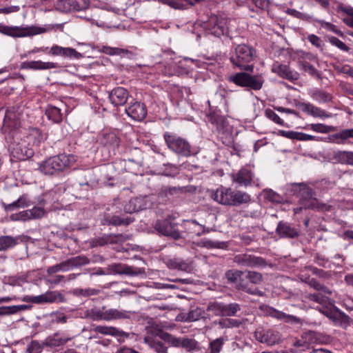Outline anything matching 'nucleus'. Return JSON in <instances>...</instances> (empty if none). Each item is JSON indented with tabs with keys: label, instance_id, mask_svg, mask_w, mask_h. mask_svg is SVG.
<instances>
[{
	"label": "nucleus",
	"instance_id": "obj_1",
	"mask_svg": "<svg viewBox=\"0 0 353 353\" xmlns=\"http://www.w3.org/2000/svg\"><path fill=\"white\" fill-rule=\"evenodd\" d=\"M75 161L73 155L60 154L50 157L43 161L39 170L46 175H54L69 168Z\"/></svg>",
	"mask_w": 353,
	"mask_h": 353
},
{
	"label": "nucleus",
	"instance_id": "obj_2",
	"mask_svg": "<svg viewBox=\"0 0 353 353\" xmlns=\"http://www.w3.org/2000/svg\"><path fill=\"white\" fill-rule=\"evenodd\" d=\"M256 57V51L250 46L241 44L236 46L234 53L230 57L232 63L241 70L252 72L254 68L250 64Z\"/></svg>",
	"mask_w": 353,
	"mask_h": 353
},
{
	"label": "nucleus",
	"instance_id": "obj_3",
	"mask_svg": "<svg viewBox=\"0 0 353 353\" xmlns=\"http://www.w3.org/2000/svg\"><path fill=\"white\" fill-rule=\"evenodd\" d=\"M52 29L51 26H8L5 25L0 26V32L3 34L12 37H25L37 35L45 33Z\"/></svg>",
	"mask_w": 353,
	"mask_h": 353
},
{
	"label": "nucleus",
	"instance_id": "obj_4",
	"mask_svg": "<svg viewBox=\"0 0 353 353\" xmlns=\"http://www.w3.org/2000/svg\"><path fill=\"white\" fill-rule=\"evenodd\" d=\"M228 81L241 87L250 88L254 90H260L263 83L261 75H250L245 72H238L228 77Z\"/></svg>",
	"mask_w": 353,
	"mask_h": 353
},
{
	"label": "nucleus",
	"instance_id": "obj_5",
	"mask_svg": "<svg viewBox=\"0 0 353 353\" xmlns=\"http://www.w3.org/2000/svg\"><path fill=\"white\" fill-rule=\"evenodd\" d=\"M164 139L168 148L174 153L185 157L192 154L191 145L185 139L169 133L164 134Z\"/></svg>",
	"mask_w": 353,
	"mask_h": 353
},
{
	"label": "nucleus",
	"instance_id": "obj_6",
	"mask_svg": "<svg viewBox=\"0 0 353 353\" xmlns=\"http://www.w3.org/2000/svg\"><path fill=\"white\" fill-rule=\"evenodd\" d=\"M317 310L331 320L334 325L344 329H347L352 323V320L347 314L335 306L318 307Z\"/></svg>",
	"mask_w": 353,
	"mask_h": 353
},
{
	"label": "nucleus",
	"instance_id": "obj_7",
	"mask_svg": "<svg viewBox=\"0 0 353 353\" xmlns=\"http://www.w3.org/2000/svg\"><path fill=\"white\" fill-rule=\"evenodd\" d=\"M226 19L222 16L212 15L203 23V28L208 34L219 37L224 34L227 27Z\"/></svg>",
	"mask_w": 353,
	"mask_h": 353
},
{
	"label": "nucleus",
	"instance_id": "obj_8",
	"mask_svg": "<svg viewBox=\"0 0 353 353\" xmlns=\"http://www.w3.org/2000/svg\"><path fill=\"white\" fill-rule=\"evenodd\" d=\"M292 190L294 191V193L300 194L301 196L303 199L302 205L299 208H294V212L295 214L299 213L303 208H312L314 209L316 208L314 205V201L312 199V190L307 187L305 184H292L290 185Z\"/></svg>",
	"mask_w": 353,
	"mask_h": 353
},
{
	"label": "nucleus",
	"instance_id": "obj_9",
	"mask_svg": "<svg viewBox=\"0 0 353 353\" xmlns=\"http://www.w3.org/2000/svg\"><path fill=\"white\" fill-rule=\"evenodd\" d=\"M232 182L236 183L239 187H247L253 183L256 186L261 185L259 179L254 178L251 169L248 168H242L236 173L231 174Z\"/></svg>",
	"mask_w": 353,
	"mask_h": 353
},
{
	"label": "nucleus",
	"instance_id": "obj_10",
	"mask_svg": "<svg viewBox=\"0 0 353 353\" xmlns=\"http://www.w3.org/2000/svg\"><path fill=\"white\" fill-rule=\"evenodd\" d=\"M89 0H57L56 9L63 12L79 11L86 9L89 6Z\"/></svg>",
	"mask_w": 353,
	"mask_h": 353
},
{
	"label": "nucleus",
	"instance_id": "obj_11",
	"mask_svg": "<svg viewBox=\"0 0 353 353\" xmlns=\"http://www.w3.org/2000/svg\"><path fill=\"white\" fill-rule=\"evenodd\" d=\"M152 201L149 196H138L130 199L124 206L128 213H133L151 207Z\"/></svg>",
	"mask_w": 353,
	"mask_h": 353
},
{
	"label": "nucleus",
	"instance_id": "obj_12",
	"mask_svg": "<svg viewBox=\"0 0 353 353\" xmlns=\"http://www.w3.org/2000/svg\"><path fill=\"white\" fill-rule=\"evenodd\" d=\"M256 339L267 345L272 346L281 341V335L279 332L268 330H256L254 332Z\"/></svg>",
	"mask_w": 353,
	"mask_h": 353
},
{
	"label": "nucleus",
	"instance_id": "obj_13",
	"mask_svg": "<svg viewBox=\"0 0 353 353\" xmlns=\"http://www.w3.org/2000/svg\"><path fill=\"white\" fill-rule=\"evenodd\" d=\"M199 61L190 58H184L175 62V67L172 71L168 72V75L187 74L193 69V65L199 67Z\"/></svg>",
	"mask_w": 353,
	"mask_h": 353
},
{
	"label": "nucleus",
	"instance_id": "obj_14",
	"mask_svg": "<svg viewBox=\"0 0 353 353\" xmlns=\"http://www.w3.org/2000/svg\"><path fill=\"white\" fill-rule=\"evenodd\" d=\"M160 334H148L143 338L144 343L156 353H168L167 347L160 340Z\"/></svg>",
	"mask_w": 353,
	"mask_h": 353
},
{
	"label": "nucleus",
	"instance_id": "obj_15",
	"mask_svg": "<svg viewBox=\"0 0 353 353\" xmlns=\"http://www.w3.org/2000/svg\"><path fill=\"white\" fill-rule=\"evenodd\" d=\"M271 70L280 77L291 81L299 79V75L296 72L291 70L288 65L280 64L279 62L274 63Z\"/></svg>",
	"mask_w": 353,
	"mask_h": 353
},
{
	"label": "nucleus",
	"instance_id": "obj_16",
	"mask_svg": "<svg viewBox=\"0 0 353 353\" xmlns=\"http://www.w3.org/2000/svg\"><path fill=\"white\" fill-rule=\"evenodd\" d=\"M154 228L159 233L163 235L171 236L174 239L180 237V233L175 228V225L167 220L157 222Z\"/></svg>",
	"mask_w": 353,
	"mask_h": 353
},
{
	"label": "nucleus",
	"instance_id": "obj_17",
	"mask_svg": "<svg viewBox=\"0 0 353 353\" xmlns=\"http://www.w3.org/2000/svg\"><path fill=\"white\" fill-rule=\"evenodd\" d=\"M232 190L231 188L221 186L213 192L212 197L220 204L230 205L232 201Z\"/></svg>",
	"mask_w": 353,
	"mask_h": 353
},
{
	"label": "nucleus",
	"instance_id": "obj_18",
	"mask_svg": "<svg viewBox=\"0 0 353 353\" xmlns=\"http://www.w3.org/2000/svg\"><path fill=\"white\" fill-rule=\"evenodd\" d=\"M25 143H26V140H24L21 143H16L15 141L11 143L10 149L11 150L12 155L14 158L19 160H24L32 154V150L25 145Z\"/></svg>",
	"mask_w": 353,
	"mask_h": 353
},
{
	"label": "nucleus",
	"instance_id": "obj_19",
	"mask_svg": "<svg viewBox=\"0 0 353 353\" xmlns=\"http://www.w3.org/2000/svg\"><path fill=\"white\" fill-rule=\"evenodd\" d=\"M126 113L134 121H142L147 115L146 107L143 103L135 102L126 109Z\"/></svg>",
	"mask_w": 353,
	"mask_h": 353
},
{
	"label": "nucleus",
	"instance_id": "obj_20",
	"mask_svg": "<svg viewBox=\"0 0 353 353\" xmlns=\"http://www.w3.org/2000/svg\"><path fill=\"white\" fill-rule=\"evenodd\" d=\"M129 97L126 89L122 87H117L113 89L110 94L109 99L115 106L123 105L125 103Z\"/></svg>",
	"mask_w": 353,
	"mask_h": 353
},
{
	"label": "nucleus",
	"instance_id": "obj_21",
	"mask_svg": "<svg viewBox=\"0 0 353 353\" xmlns=\"http://www.w3.org/2000/svg\"><path fill=\"white\" fill-rule=\"evenodd\" d=\"M92 330L104 335L116 337H128V334L112 326L97 325Z\"/></svg>",
	"mask_w": 353,
	"mask_h": 353
},
{
	"label": "nucleus",
	"instance_id": "obj_22",
	"mask_svg": "<svg viewBox=\"0 0 353 353\" xmlns=\"http://www.w3.org/2000/svg\"><path fill=\"white\" fill-rule=\"evenodd\" d=\"M22 68L32 70H50L57 68V64L53 62L41 61H26L22 63Z\"/></svg>",
	"mask_w": 353,
	"mask_h": 353
},
{
	"label": "nucleus",
	"instance_id": "obj_23",
	"mask_svg": "<svg viewBox=\"0 0 353 353\" xmlns=\"http://www.w3.org/2000/svg\"><path fill=\"white\" fill-rule=\"evenodd\" d=\"M302 111L314 117L321 119L329 118L330 114L326 113L323 110L314 106L311 103H303L300 105Z\"/></svg>",
	"mask_w": 353,
	"mask_h": 353
},
{
	"label": "nucleus",
	"instance_id": "obj_24",
	"mask_svg": "<svg viewBox=\"0 0 353 353\" xmlns=\"http://www.w3.org/2000/svg\"><path fill=\"white\" fill-rule=\"evenodd\" d=\"M50 53L55 56L77 58L79 53L72 48H63L57 45L53 46L50 49Z\"/></svg>",
	"mask_w": 353,
	"mask_h": 353
},
{
	"label": "nucleus",
	"instance_id": "obj_25",
	"mask_svg": "<svg viewBox=\"0 0 353 353\" xmlns=\"http://www.w3.org/2000/svg\"><path fill=\"white\" fill-rule=\"evenodd\" d=\"M105 321L118 319H126L130 317V312L117 309H105Z\"/></svg>",
	"mask_w": 353,
	"mask_h": 353
},
{
	"label": "nucleus",
	"instance_id": "obj_26",
	"mask_svg": "<svg viewBox=\"0 0 353 353\" xmlns=\"http://www.w3.org/2000/svg\"><path fill=\"white\" fill-rule=\"evenodd\" d=\"M241 264L250 268L265 267V261L261 258L251 255H243L241 257Z\"/></svg>",
	"mask_w": 353,
	"mask_h": 353
},
{
	"label": "nucleus",
	"instance_id": "obj_27",
	"mask_svg": "<svg viewBox=\"0 0 353 353\" xmlns=\"http://www.w3.org/2000/svg\"><path fill=\"white\" fill-rule=\"evenodd\" d=\"M167 265L170 269L178 270L186 272L192 270V265L190 262L185 261L179 259H170L167 262Z\"/></svg>",
	"mask_w": 353,
	"mask_h": 353
},
{
	"label": "nucleus",
	"instance_id": "obj_28",
	"mask_svg": "<svg viewBox=\"0 0 353 353\" xmlns=\"http://www.w3.org/2000/svg\"><path fill=\"white\" fill-rule=\"evenodd\" d=\"M26 139V142L28 145H38L45 140L46 136L39 130L32 128L29 130Z\"/></svg>",
	"mask_w": 353,
	"mask_h": 353
},
{
	"label": "nucleus",
	"instance_id": "obj_29",
	"mask_svg": "<svg viewBox=\"0 0 353 353\" xmlns=\"http://www.w3.org/2000/svg\"><path fill=\"white\" fill-rule=\"evenodd\" d=\"M276 232L281 237L294 238L298 235L296 230L283 222H280L278 224Z\"/></svg>",
	"mask_w": 353,
	"mask_h": 353
},
{
	"label": "nucleus",
	"instance_id": "obj_30",
	"mask_svg": "<svg viewBox=\"0 0 353 353\" xmlns=\"http://www.w3.org/2000/svg\"><path fill=\"white\" fill-rule=\"evenodd\" d=\"M163 4L167 5L175 10H185L188 6H192L194 3L191 0H158Z\"/></svg>",
	"mask_w": 353,
	"mask_h": 353
},
{
	"label": "nucleus",
	"instance_id": "obj_31",
	"mask_svg": "<svg viewBox=\"0 0 353 353\" xmlns=\"http://www.w3.org/2000/svg\"><path fill=\"white\" fill-rule=\"evenodd\" d=\"M232 200L230 205L237 206L248 203L251 201V196L246 192L232 190Z\"/></svg>",
	"mask_w": 353,
	"mask_h": 353
},
{
	"label": "nucleus",
	"instance_id": "obj_32",
	"mask_svg": "<svg viewBox=\"0 0 353 353\" xmlns=\"http://www.w3.org/2000/svg\"><path fill=\"white\" fill-rule=\"evenodd\" d=\"M333 159L339 163L353 165V152H335L333 154Z\"/></svg>",
	"mask_w": 353,
	"mask_h": 353
},
{
	"label": "nucleus",
	"instance_id": "obj_33",
	"mask_svg": "<svg viewBox=\"0 0 353 353\" xmlns=\"http://www.w3.org/2000/svg\"><path fill=\"white\" fill-rule=\"evenodd\" d=\"M19 119V115L16 114L13 110H8L5 116L4 126L17 128L20 125V123L18 122Z\"/></svg>",
	"mask_w": 353,
	"mask_h": 353
},
{
	"label": "nucleus",
	"instance_id": "obj_34",
	"mask_svg": "<svg viewBox=\"0 0 353 353\" xmlns=\"http://www.w3.org/2000/svg\"><path fill=\"white\" fill-rule=\"evenodd\" d=\"M71 339L70 337H65L56 334L52 336H49L46 339L45 344L47 346L58 347L64 345Z\"/></svg>",
	"mask_w": 353,
	"mask_h": 353
},
{
	"label": "nucleus",
	"instance_id": "obj_35",
	"mask_svg": "<svg viewBox=\"0 0 353 353\" xmlns=\"http://www.w3.org/2000/svg\"><path fill=\"white\" fill-rule=\"evenodd\" d=\"M194 244L201 248H223L225 247L224 242L213 241L208 239H202Z\"/></svg>",
	"mask_w": 353,
	"mask_h": 353
},
{
	"label": "nucleus",
	"instance_id": "obj_36",
	"mask_svg": "<svg viewBox=\"0 0 353 353\" xmlns=\"http://www.w3.org/2000/svg\"><path fill=\"white\" fill-rule=\"evenodd\" d=\"M46 114L49 120L54 123H59L62 120V114L59 108L54 106H48Z\"/></svg>",
	"mask_w": 353,
	"mask_h": 353
},
{
	"label": "nucleus",
	"instance_id": "obj_37",
	"mask_svg": "<svg viewBox=\"0 0 353 353\" xmlns=\"http://www.w3.org/2000/svg\"><path fill=\"white\" fill-rule=\"evenodd\" d=\"M270 315L275 319L283 321L287 323L296 322L298 320L297 318L294 316L287 314L275 309H270Z\"/></svg>",
	"mask_w": 353,
	"mask_h": 353
},
{
	"label": "nucleus",
	"instance_id": "obj_38",
	"mask_svg": "<svg viewBox=\"0 0 353 353\" xmlns=\"http://www.w3.org/2000/svg\"><path fill=\"white\" fill-rule=\"evenodd\" d=\"M31 204L30 201L26 195H23L19 197L17 201L8 205L6 207V210H13L18 208H26L30 206Z\"/></svg>",
	"mask_w": 353,
	"mask_h": 353
},
{
	"label": "nucleus",
	"instance_id": "obj_39",
	"mask_svg": "<svg viewBox=\"0 0 353 353\" xmlns=\"http://www.w3.org/2000/svg\"><path fill=\"white\" fill-rule=\"evenodd\" d=\"M131 222H132V220L130 218L122 219L117 216H113L111 217L110 216H105L102 220L103 224H107V225L112 224L114 225H121V224L128 225Z\"/></svg>",
	"mask_w": 353,
	"mask_h": 353
},
{
	"label": "nucleus",
	"instance_id": "obj_40",
	"mask_svg": "<svg viewBox=\"0 0 353 353\" xmlns=\"http://www.w3.org/2000/svg\"><path fill=\"white\" fill-rule=\"evenodd\" d=\"M46 303H62L65 298L62 294L57 291H48L44 293Z\"/></svg>",
	"mask_w": 353,
	"mask_h": 353
},
{
	"label": "nucleus",
	"instance_id": "obj_41",
	"mask_svg": "<svg viewBox=\"0 0 353 353\" xmlns=\"http://www.w3.org/2000/svg\"><path fill=\"white\" fill-rule=\"evenodd\" d=\"M17 244V239L11 236H0V251L13 248Z\"/></svg>",
	"mask_w": 353,
	"mask_h": 353
},
{
	"label": "nucleus",
	"instance_id": "obj_42",
	"mask_svg": "<svg viewBox=\"0 0 353 353\" xmlns=\"http://www.w3.org/2000/svg\"><path fill=\"white\" fill-rule=\"evenodd\" d=\"M306 298L309 301L318 303L322 305H331V307L333 306L332 304H331L330 299L328 297L322 295L321 293L310 294L306 296Z\"/></svg>",
	"mask_w": 353,
	"mask_h": 353
},
{
	"label": "nucleus",
	"instance_id": "obj_43",
	"mask_svg": "<svg viewBox=\"0 0 353 353\" xmlns=\"http://www.w3.org/2000/svg\"><path fill=\"white\" fill-rule=\"evenodd\" d=\"M263 195L266 200L274 203H280L283 201V197L272 190H264Z\"/></svg>",
	"mask_w": 353,
	"mask_h": 353
},
{
	"label": "nucleus",
	"instance_id": "obj_44",
	"mask_svg": "<svg viewBox=\"0 0 353 353\" xmlns=\"http://www.w3.org/2000/svg\"><path fill=\"white\" fill-rule=\"evenodd\" d=\"M160 338L172 347H181L182 339L174 337L168 333H161Z\"/></svg>",
	"mask_w": 353,
	"mask_h": 353
},
{
	"label": "nucleus",
	"instance_id": "obj_45",
	"mask_svg": "<svg viewBox=\"0 0 353 353\" xmlns=\"http://www.w3.org/2000/svg\"><path fill=\"white\" fill-rule=\"evenodd\" d=\"M181 347L185 348L188 352H195L200 350L199 343L194 339H182Z\"/></svg>",
	"mask_w": 353,
	"mask_h": 353
},
{
	"label": "nucleus",
	"instance_id": "obj_46",
	"mask_svg": "<svg viewBox=\"0 0 353 353\" xmlns=\"http://www.w3.org/2000/svg\"><path fill=\"white\" fill-rule=\"evenodd\" d=\"M312 97L314 100L320 103L329 102L332 99V97L328 93L322 90H314Z\"/></svg>",
	"mask_w": 353,
	"mask_h": 353
},
{
	"label": "nucleus",
	"instance_id": "obj_47",
	"mask_svg": "<svg viewBox=\"0 0 353 353\" xmlns=\"http://www.w3.org/2000/svg\"><path fill=\"white\" fill-rule=\"evenodd\" d=\"M334 137L340 141H336L337 143H343L349 138H353V129H346L341 130L334 135Z\"/></svg>",
	"mask_w": 353,
	"mask_h": 353
},
{
	"label": "nucleus",
	"instance_id": "obj_48",
	"mask_svg": "<svg viewBox=\"0 0 353 353\" xmlns=\"http://www.w3.org/2000/svg\"><path fill=\"white\" fill-rule=\"evenodd\" d=\"M225 343L223 338L220 337L214 339L210 343V350L211 353H219Z\"/></svg>",
	"mask_w": 353,
	"mask_h": 353
},
{
	"label": "nucleus",
	"instance_id": "obj_49",
	"mask_svg": "<svg viewBox=\"0 0 353 353\" xmlns=\"http://www.w3.org/2000/svg\"><path fill=\"white\" fill-rule=\"evenodd\" d=\"M224 304L221 303H212L208 307V310L216 316H223Z\"/></svg>",
	"mask_w": 353,
	"mask_h": 353
},
{
	"label": "nucleus",
	"instance_id": "obj_50",
	"mask_svg": "<svg viewBox=\"0 0 353 353\" xmlns=\"http://www.w3.org/2000/svg\"><path fill=\"white\" fill-rule=\"evenodd\" d=\"M240 310L237 303L224 304L223 316H234Z\"/></svg>",
	"mask_w": 353,
	"mask_h": 353
},
{
	"label": "nucleus",
	"instance_id": "obj_51",
	"mask_svg": "<svg viewBox=\"0 0 353 353\" xmlns=\"http://www.w3.org/2000/svg\"><path fill=\"white\" fill-rule=\"evenodd\" d=\"M241 324V322L237 319H225L219 321V325L222 327H236Z\"/></svg>",
	"mask_w": 353,
	"mask_h": 353
},
{
	"label": "nucleus",
	"instance_id": "obj_52",
	"mask_svg": "<svg viewBox=\"0 0 353 353\" xmlns=\"http://www.w3.org/2000/svg\"><path fill=\"white\" fill-rule=\"evenodd\" d=\"M103 52L105 54H109V55H122L125 54L128 52L127 50L119 48H112L105 46L103 48Z\"/></svg>",
	"mask_w": 353,
	"mask_h": 353
},
{
	"label": "nucleus",
	"instance_id": "obj_53",
	"mask_svg": "<svg viewBox=\"0 0 353 353\" xmlns=\"http://www.w3.org/2000/svg\"><path fill=\"white\" fill-rule=\"evenodd\" d=\"M29 211L31 214V220L41 219L46 214V211L42 207H34L29 210Z\"/></svg>",
	"mask_w": 353,
	"mask_h": 353
},
{
	"label": "nucleus",
	"instance_id": "obj_54",
	"mask_svg": "<svg viewBox=\"0 0 353 353\" xmlns=\"http://www.w3.org/2000/svg\"><path fill=\"white\" fill-rule=\"evenodd\" d=\"M105 307L101 308H94L93 311V321H105Z\"/></svg>",
	"mask_w": 353,
	"mask_h": 353
},
{
	"label": "nucleus",
	"instance_id": "obj_55",
	"mask_svg": "<svg viewBox=\"0 0 353 353\" xmlns=\"http://www.w3.org/2000/svg\"><path fill=\"white\" fill-rule=\"evenodd\" d=\"M328 41L332 45L337 47L343 51L347 52L350 50V48L343 41L335 37H329Z\"/></svg>",
	"mask_w": 353,
	"mask_h": 353
},
{
	"label": "nucleus",
	"instance_id": "obj_56",
	"mask_svg": "<svg viewBox=\"0 0 353 353\" xmlns=\"http://www.w3.org/2000/svg\"><path fill=\"white\" fill-rule=\"evenodd\" d=\"M322 28H325L328 31H331L337 34H341L340 30H338L337 27L329 22H326L323 20H316V21Z\"/></svg>",
	"mask_w": 353,
	"mask_h": 353
},
{
	"label": "nucleus",
	"instance_id": "obj_57",
	"mask_svg": "<svg viewBox=\"0 0 353 353\" xmlns=\"http://www.w3.org/2000/svg\"><path fill=\"white\" fill-rule=\"evenodd\" d=\"M242 274L241 271L231 270L226 272L225 276L230 283H236Z\"/></svg>",
	"mask_w": 353,
	"mask_h": 353
},
{
	"label": "nucleus",
	"instance_id": "obj_58",
	"mask_svg": "<svg viewBox=\"0 0 353 353\" xmlns=\"http://www.w3.org/2000/svg\"><path fill=\"white\" fill-rule=\"evenodd\" d=\"M310 129L319 133H327L331 131L332 128L322 123H316L311 124L310 125Z\"/></svg>",
	"mask_w": 353,
	"mask_h": 353
},
{
	"label": "nucleus",
	"instance_id": "obj_59",
	"mask_svg": "<svg viewBox=\"0 0 353 353\" xmlns=\"http://www.w3.org/2000/svg\"><path fill=\"white\" fill-rule=\"evenodd\" d=\"M246 277L251 283L254 284H259L263 280L262 274L254 271H249Z\"/></svg>",
	"mask_w": 353,
	"mask_h": 353
},
{
	"label": "nucleus",
	"instance_id": "obj_60",
	"mask_svg": "<svg viewBox=\"0 0 353 353\" xmlns=\"http://www.w3.org/2000/svg\"><path fill=\"white\" fill-rule=\"evenodd\" d=\"M52 321L55 323H65L68 320V316L60 312H55L50 314Z\"/></svg>",
	"mask_w": 353,
	"mask_h": 353
},
{
	"label": "nucleus",
	"instance_id": "obj_61",
	"mask_svg": "<svg viewBox=\"0 0 353 353\" xmlns=\"http://www.w3.org/2000/svg\"><path fill=\"white\" fill-rule=\"evenodd\" d=\"M265 115L268 118L279 125H283L284 123L283 121L280 118V117L272 110H266Z\"/></svg>",
	"mask_w": 353,
	"mask_h": 353
},
{
	"label": "nucleus",
	"instance_id": "obj_62",
	"mask_svg": "<svg viewBox=\"0 0 353 353\" xmlns=\"http://www.w3.org/2000/svg\"><path fill=\"white\" fill-rule=\"evenodd\" d=\"M42 350L41 344L36 341H32L27 347V353H40Z\"/></svg>",
	"mask_w": 353,
	"mask_h": 353
},
{
	"label": "nucleus",
	"instance_id": "obj_63",
	"mask_svg": "<svg viewBox=\"0 0 353 353\" xmlns=\"http://www.w3.org/2000/svg\"><path fill=\"white\" fill-rule=\"evenodd\" d=\"M202 316V312L199 308H195L189 312L187 316V320L189 321H195L199 320Z\"/></svg>",
	"mask_w": 353,
	"mask_h": 353
},
{
	"label": "nucleus",
	"instance_id": "obj_64",
	"mask_svg": "<svg viewBox=\"0 0 353 353\" xmlns=\"http://www.w3.org/2000/svg\"><path fill=\"white\" fill-rule=\"evenodd\" d=\"M343 10L347 14V17L343 19V22L353 28V8H345Z\"/></svg>",
	"mask_w": 353,
	"mask_h": 353
}]
</instances>
